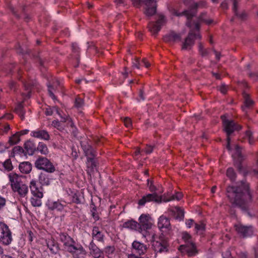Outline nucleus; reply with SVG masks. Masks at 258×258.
<instances>
[{
	"label": "nucleus",
	"mask_w": 258,
	"mask_h": 258,
	"mask_svg": "<svg viewBox=\"0 0 258 258\" xmlns=\"http://www.w3.org/2000/svg\"><path fill=\"white\" fill-rule=\"evenodd\" d=\"M47 246L52 253H55L58 250V245L54 242L53 239H49L47 242Z\"/></svg>",
	"instance_id": "nucleus-26"
},
{
	"label": "nucleus",
	"mask_w": 258,
	"mask_h": 258,
	"mask_svg": "<svg viewBox=\"0 0 258 258\" xmlns=\"http://www.w3.org/2000/svg\"><path fill=\"white\" fill-rule=\"evenodd\" d=\"M157 17L156 22H151L148 25L149 31L153 35L156 34L166 23V19L164 16L159 15Z\"/></svg>",
	"instance_id": "nucleus-12"
},
{
	"label": "nucleus",
	"mask_w": 258,
	"mask_h": 258,
	"mask_svg": "<svg viewBox=\"0 0 258 258\" xmlns=\"http://www.w3.org/2000/svg\"><path fill=\"white\" fill-rule=\"evenodd\" d=\"M19 169L22 173H28L32 169V165L28 162H23L20 164Z\"/></svg>",
	"instance_id": "nucleus-23"
},
{
	"label": "nucleus",
	"mask_w": 258,
	"mask_h": 258,
	"mask_svg": "<svg viewBox=\"0 0 258 258\" xmlns=\"http://www.w3.org/2000/svg\"><path fill=\"white\" fill-rule=\"evenodd\" d=\"M24 147L28 152L32 153L34 151V147L33 144L30 142H28L25 144Z\"/></svg>",
	"instance_id": "nucleus-37"
},
{
	"label": "nucleus",
	"mask_w": 258,
	"mask_h": 258,
	"mask_svg": "<svg viewBox=\"0 0 258 258\" xmlns=\"http://www.w3.org/2000/svg\"><path fill=\"white\" fill-rule=\"evenodd\" d=\"M235 228L239 235L243 238L250 236L253 234V229L251 226H247L237 224L235 225Z\"/></svg>",
	"instance_id": "nucleus-13"
},
{
	"label": "nucleus",
	"mask_w": 258,
	"mask_h": 258,
	"mask_svg": "<svg viewBox=\"0 0 258 258\" xmlns=\"http://www.w3.org/2000/svg\"><path fill=\"white\" fill-rule=\"evenodd\" d=\"M205 225L202 222H201L199 224H195V229L197 232L200 231H204L205 230Z\"/></svg>",
	"instance_id": "nucleus-39"
},
{
	"label": "nucleus",
	"mask_w": 258,
	"mask_h": 258,
	"mask_svg": "<svg viewBox=\"0 0 258 258\" xmlns=\"http://www.w3.org/2000/svg\"><path fill=\"white\" fill-rule=\"evenodd\" d=\"M74 257H83L86 255V251L83 247L80 245H75L74 249L70 252Z\"/></svg>",
	"instance_id": "nucleus-20"
},
{
	"label": "nucleus",
	"mask_w": 258,
	"mask_h": 258,
	"mask_svg": "<svg viewBox=\"0 0 258 258\" xmlns=\"http://www.w3.org/2000/svg\"><path fill=\"white\" fill-rule=\"evenodd\" d=\"M73 202L76 203H80L81 202L80 200L78 198L77 194H74V198L73 200Z\"/></svg>",
	"instance_id": "nucleus-53"
},
{
	"label": "nucleus",
	"mask_w": 258,
	"mask_h": 258,
	"mask_svg": "<svg viewBox=\"0 0 258 258\" xmlns=\"http://www.w3.org/2000/svg\"><path fill=\"white\" fill-rule=\"evenodd\" d=\"M92 235L93 238L98 241H101L103 239V235L99 230V228L97 227L93 228L92 231Z\"/></svg>",
	"instance_id": "nucleus-27"
},
{
	"label": "nucleus",
	"mask_w": 258,
	"mask_h": 258,
	"mask_svg": "<svg viewBox=\"0 0 258 258\" xmlns=\"http://www.w3.org/2000/svg\"><path fill=\"white\" fill-rule=\"evenodd\" d=\"M122 227L125 228H128L139 232V229L138 223L133 220H131L126 222H125L123 224Z\"/></svg>",
	"instance_id": "nucleus-21"
},
{
	"label": "nucleus",
	"mask_w": 258,
	"mask_h": 258,
	"mask_svg": "<svg viewBox=\"0 0 258 258\" xmlns=\"http://www.w3.org/2000/svg\"><path fill=\"white\" fill-rule=\"evenodd\" d=\"M214 52L216 55V58L218 60H219L220 59L221 54L220 52H218L215 50H214Z\"/></svg>",
	"instance_id": "nucleus-58"
},
{
	"label": "nucleus",
	"mask_w": 258,
	"mask_h": 258,
	"mask_svg": "<svg viewBox=\"0 0 258 258\" xmlns=\"http://www.w3.org/2000/svg\"><path fill=\"white\" fill-rule=\"evenodd\" d=\"M178 221H183L184 217V210L182 207H178Z\"/></svg>",
	"instance_id": "nucleus-36"
},
{
	"label": "nucleus",
	"mask_w": 258,
	"mask_h": 258,
	"mask_svg": "<svg viewBox=\"0 0 258 258\" xmlns=\"http://www.w3.org/2000/svg\"><path fill=\"white\" fill-rule=\"evenodd\" d=\"M23 153V149L20 146L15 147L12 150V152L10 155L11 157H13L17 155H21Z\"/></svg>",
	"instance_id": "nucleus-34"
},
{
	"label": "nucleus",
	"mask_w": 258,
	"mask_h": 258,
	"mask_svg": "<svg viewBox=\"0 0 258 258\" xmlns=\"http://www.w3.org/2000/svg\"><path fill=\"white\" fill-rule=\"evenodd\" d=\"M148 182V186L149 188L151 191H154L156 190L155 187L153 185V183L151 181H150L149 179L147 180Z\"/></svg>",
	"instance_id": "nucleus-45"
},
{
	"label": "nucleus",
	"mask_w": 258,
	"mask_h": 258,
	"mask_svg": "<svg viewBox=\"0 0 258 258\" xmlns=\"http://www.w3.org/2000/svg\"><path fill=\"white\" fill-rule=\"evenodd\" d=\"M142 63H143L146 68H148L150 65V63L145 58L143 59Z\"/></svg>",
	"instance_id": "nucleus-54"
},
{
	"label": "nucleus",
	"mask_w": 258,
	"mask_h": 258,
	"mask_svg": "<svg viewBox=\"0 0 258 258\" xmlns=\"http://www.w3.org/2000/svg\"><path fill=\"white\" fill-rule=\"evenodd\" d=\"M194 220L191 219L186 220L185 224L188 228H190L194 223Z\"/></svg>",
	"instance_id": "nucleus-50"
},
{
	"label": "nucleus",
	"mask_w": 258,
	"mask_h": 258,
	"mask_svg": "<svg viewBox=\"0 0 258 258\" xmlns=\"http://www.w3.org/2000/svg\"><path fill=\"white\" fill-rule=\"evenodd\" d=\"M37 150L42 154L46 155L48 153V150L46 145L42 142L39 143Z\"/></svg>",
	"instance_id": "nucleus-30"
},
{
	"label": "nucleus",
	"mask_w": 258,
	"mask_h": 258,
	"mask_svg": "<svg viewBox=\"0 0 258 258\" xmlns=\"http://www.w3.org/2000/svg\"><path fill=\"white\" fill-rule=\"evenodd\" d=\"M139 63L138 60H136V62H133V67L134 68H139Z\"/></svg>",
	"instance_id": "nucleus-62"
},
{
	"label": "nucleus",
	"mask_w": 258,
	"mask_h": 258,
	"mask_svg": "<svg viewBox=\"0 0 258 258\" xmlns=\"http://www.w3.org/2000/svg\"><path fill=\"white\" fill-rule=\"evenodd\" d=\"M231 252L229 249H226L222 253V256L223 258H231Z\"/></svg>",
	"instance_id": "nucleus-44"
},
{
	"label": "nucleus",
	"mask_w": 258,
	"mask_h": 258,
	"mask_svg": "<svg viewBox=\"0 0 258 258\" xmlns=\"http://www.w3.org/2000/svg\"><path fill=\"white\" fill-rule=\"evenodd\" d=\"M47 205L49 209L58 211H61L64 207V206L59 202H49Z\"/></svg>",
	"instance_id": "nucleus-24"
},
{
	"label": "nucleus",
	"mask_w": 258,
	"mask_h": 258,
	"mask_svg": "<svg viewBox=\"0 0 258 258\" xmlns=\"http://www.w3.org/2000/svg\"><path fill=\"white\" fill-rule=\"evenodd\" d=\"M6 202V199L0 196V209L2 208L5 206Z\"/></svg>",
	"instance_id": "nucleus-46"
},
{
	"label": "nucleus",
	"mask_w": 258,
	"mask_h": 258,
	"mask_svg": "<svg viewBox=\"0 0 258 258\" xmlns=\"http://www.w3.org/2000/svg\"><path fill=\"white\" fill-rule=\"evenodd\" d=\"M232 157L235 160L237 161V163H235L239 171L242 170L241 162L243 160L244 158L241 154V149L240 147L236 145L235 148V153L232 155Z\"/></svg>",
	"instance_id": "nucleus-16"
},
{
	"label": "nucleus",
	"mask_w": 258,
	"mask_h": 258,
	"mask_svg": "<svg viewBox=\"0 0 258 258\" xmlns=\"http://www.w3.org/2000/svg\"><path fill=\"white\" fill-rule=\"evenodd\" d=\"M227 87L225 85H222L220 86V91L223 94H225L227 92Z\"/></svg>",
	"instance_id": "nucleus-48"
},
{
	"label": "nucleus",
	"mask_w": 258,
	"mask_h": 258,
	"mask_svg": "<svg viewBox=\"0 0 258 258\" xmlns=\"http://www.w3.org/2000/svg\"><path fill=\"white\" fill-rule=\"evenodd\" d=\"M153 147L152 146H147L145 149V152L147 154H150L153 151Z\"/></svg>",
	"instance_id": "nucleus-47"
},
{
	"label": "nucleus",
	"mask_w": 258,
	"mask_h": 258,
	"mask_svg": "<svg viewBox=\"0 0 258 258\" xmlns=\"http://www.w3.org/2000/svg\"><path fill=\"white\" fill-rule=\"evenodd\" d=\"M28 132H29V130H24L21 131L19 134L20 135H25V134H28Z\"/></svg>",
	"instance_id": "nucleus-61"
},
{
	"label": "nucleus",
	"mask_w": 258,
	"mask_h": 258,
	"mask_svg": "<svg viewBox=\"0 0 258 258\" xmlns=\"http://www.w3.org/2000/svg\"><path fill=\"white\" fill-rule=\"evenodd\" d=\"M3 165L4 168L8 170H11L13 168V166L10 159H7L4 162Z\"/></svg>",
	"instance_id": "nucleus-38"
},
{
	"label": "nucleus",
	"mask_w": 258,
	"mask_h": 258,
	"mask_svg": "<svg viewBox=\"0 0 258 258\" xmlns=\"http://www.w3.org/2000/svg\"><path fill=\"white\" fill-rule=\"evenodd\" d=\"M134 5L137 7L141 3L145 4V13L148 16L154 15L156 12V0H132Z\"/></svg>",
	"instance_id": "nucleus-7"
},
{
	"label": "nucleus",
	"mask_w": 258,
	"mask_h": 258,
	"mask_svg": "<svg viewBox=\"0 0 258 258\" xmlns=\"http://www.w3.org/2000/svg\"><path fill=\"white\" fill-rule=\"evenodd\" d=\"M42 198L32 196L30 200L32 205L34 207H40L42 205Z\"/></svg>",
	"instance_id": "nucleus-31"
},
{
	"label": "nucleus",
	"mask_w": 258,
	"mask_h": 258,
	"mask_svg": "<svg viewBox=\"0 0 258 258\" xmlns=\"http://www.w3.org/2000/svg\"><path fill=\"white\" fill-rule=\"evenodd\" d=\"M30 188L32 196L38 198H43V194L41 186H38L36 184V182L32 180L30 183Z\"/></svg>",
	"instance_id": "nucleus-17"
},
{
	"label": "nucleus",
	"mask_w": 258,
	"mask_h": 258,
	"mask_svg": "<svg viewBox=\"0 0 258 258\" xmlns=\"http://www.w3.org/2000/svg\"><path fill=\"white\" fill-rule=\"evenodd\" d=\"M221 7L223 9H227L228 8V5L226 2H223L221 4Z\"/></svg>",
	"instance_id": "nucleus-55"
},
{
	"label": "nucleus",
	"mask_w": 258,
	"mask_h": 258,
	"mask_svg": "<svg viewBox=\"0 0 258 258\" xmlns=\"http://www.w3.org/2000/svg\"><path fill=\"white\" fill-rule=\"evenodd\" d=\"M31 136L33 137L43 139V140H48L49 136L47 132L44 130H36L31 132Z\"/></svg>",
	"instance_id": "nucleus-19"
},
{
	"label": "nucleus",
	"mask_w": 258,
	"mask_h": 258,
	"mask_svg": "<svg viewBox=\"0 0 258 258\" xmlns=\"http://www.w3.org/2000/svg\"><path fill=\"white\" fill-rule=\"evenodd\" d=\"M61 121H62V122L68 121V123H70L71 125H72V123L71 122V119L69 117H68V116L61 117Z\"/></svg>",
	"instance_id": "nucleus-49"
},
{
	"label": "nucleus",
	"mask_w": 258,
	"mask_h": 258,
	"mask_svg": "<svg viewBox=\"0 0 258 258\" xmlns=\"http://www.w3.org/2000/svg\"><path fill=\"white\" fill-rule=\"evenodd\" d=\"M203 49H204V47H203L202 44L201 42H200L199 43V52L201 51V50H203Z\"/></svg>",
	"instance_id": "nucleus-64"
},
{
	"label": "nucleus",
	"mask_w": 258,
	"mask_h": 258,
	"mask_svg": "<svg viewBox=\"0 0 258 258\" xmlns=\"http://www.w3.org/2000/svg\"><path fill=\"white\" fill-rule=\"evenodd\" d=\"M114 248L112 246H107L105 248V252L109 255L114 252Z\"/></svg>",
	"instance_id": "nucleus-42"
},
{
	"label": "nucleus",
	"mask_w": 258,
	"mask_h": 258,
	"mask_svg": "<svg viewBox=\"0 0 258 258\" xmlns=\"http://www.w3.org/2000/svg\"><path fill=\"white\" fill-rule=\"evenodd\" d=\"M243 97L244 98V105L242 106L243 111H245L246 108H249L253 104V101L249 98V95L244 93Z\"/></svg>",
	"instance_id": "nucleus-22"
},
{
	"label": "nucleus",
	"mask_w": 258,
	"mask_h": 258,
	"mask_svg": "<svg viewBox=\"0 0 258 258\" xmlns=\"http://www.w3.org/2000/svg\"><path fill=\"white\" fill-rule=\"evenodd\" d=\"M226 175L231 181H235L236 179V173L234 169L231 168H228L226 171Z\"/></svg>",
	"instance_id": "nucleus-33"
},
{
	"label": "nucleus",
	"mask_w": 258,
	"mask_h": 258,
	"mask_svg": "<svg viewBox=\"0 0 258 258\" xmlns=\"http://www.w3.org/2000/svg\"><path fill=\"white\" fill-rule=\"evenodd\" d=\"M8 177L14 193L21 198L25 197L28 192V187L21 180L20 177L14 173H10Z\"/></svg>",
	"instance_id": "nucleus-4"
},
{
	"label": "nucleus",
	"mask_w": 258,
	"mask_h": 258,
	"mask_svg": "<svg viewBox=\"0 0 258 258\" xmlns=\"http://www.w3.org/2000/svg\"><path fill=\"white\" fill-rule=\"evenodd\" d=\"M175 198H176V197L172 196L171 198L168 199H162L161 197L158 196L156 194H148L144 197H142V199H141L139 202L138 204L141 206H143L145 205V204L147 202H155L157 203H160L162 201L163 202H169L173 200H174Z\"/></svg>",
	"instance_id": "nucleus-8"
},
{
	"label": "nucleus",
	"mask_w": 258,
	"mask_h": 258,
	"mask_svg": "<svg viewBox=\"0 0 258 258\" xmlns=\"http://www.w3.org/2000/svg\"><path fill=\"white\" fill-rule=\"evenodd\" d=\"M45 113L47 115H50L52 113L51 108H47L45 111Z\"/></svg>",
	"instance_id": "nucleus-60"
},
{
	"label": "nucleus",
	"mask_w": 258,
	"mask_h": 258,
	"mask_svg": "<svg viewBox=\"0 0 258 258\" xmlns=\"http://www.w3.org/2000/svg\"><path fill=\"white\" fill-rule=\"evenodd\" d=\"M139 232L143 237L146 238L152 236V245L154 250L157 252L164 251L166 247L160 242L156 240L155 235L152 233V228L154 225V221L149 214H143L139 218Z\"/></svg>",
	"instance_id": "nucleus-3"
},
{
	"label": "nucleus",
	"mask_w": 258,
	"mask_h": 258,
	"mask_svg": "<svg viewBox=\"0 0 258 258\" xmlns=\"http://www.w3.org/2000/svg\"><path fill=\"white\" fill-rule=\"evenodd\" d=\"M12 240L11 233L8 226L0 221V241L5 245H9Z\"/></svg>",
	"instance_id": "nucleus-9"
},
{
	"label": "nucleus",
	"mask_w": 258,
	"mask_h": 258,
	"mask_svg": "<svg viewBox=\"0 0 258 258\" xmlns=\"http://www.w3.org/2000/svg\"><path fill=\"white\" fill-rule=\"evenodd\" d=\"M157 226L162 232H169L171 230L170 221L164 215L161 216L158 220Z\"/></svg>",
	"instance_id": "nucleus-14"
},
{
	"label": "nucleus",
	"mask_w": 258,
	"mask_h": 258,
	"mask_svg": "<svg viewBox=\"0 0 258 258\" xmlns=\"http://www.w3.org/2000/svg\"><path fill=\"white\" fill-rule=\"evenodd\" d=\"M245 137L248 140L249 144L252 145L254 143V140L253 137L252 133L250 130H247L245 132Z\"/></svg>",
	"instance_id": "nucleus-35"
},
{
	"label": "nucleus",
	"mask_w": 258,
	"mask_h": 258,
	"mask_svg": "<svg viewBox=\"0 0 258 258\" xmlns=\"http://www.w3.org/2000/svg\"><path fill=\"white\" fill-rule=\"evenodd\" d=\"M83 104V101L80 98H77L75 101V106L77 107H81Z\"/></svg>",
	"instance_id": "nucleus-41"
},
{
	"label": "nucleus",
	"mask_w": 258,
	"mask_h": 258,
	"mask_svg": "<svg viewBox=\"0 0 258 258\" xmlns=\"http://www.w3.org/2000/svg\"><path fill=\"white\" fill-rule=\"evenodd\" d=\"M222 120L224 131L226 134L227 146L226 148L228 150H231L230 147V136L235 132L239 131L242 129V126L234 120L228 119L225 115L221 116Z\"/></svg>",
	"instance_id": "nucleus-5"
},
{
	"label": "nucleus",
	"mask_w": 258,
	"mask_h": 258,
	"mask_svg": "<svg viewBox=\"0 0 258 258\" xmlns=\"http://www.w3.org/2000/svg\"><path fill=\"white\" fill-rule=\"evenodd\" d=\"M164 40L166 42H175L177 39V36L175 32H170L164 37Z\"/></svg>",
	"instance_id": "nucleus-28"
},
{
	"label": "nucleus",
	"mask_w": 258,
	"mask_h": 258,
	"mask_svg": "<svg viewBox=\"0 0 258 258\" xmlns=\"http://www.w3.org/2000/svg\"><path fill=\"white\" fill-rule=\"evenodd\" d=\"M48 92H49V94L50 96L53 100H55V97L54 95L53 94V93L51 92V91L50 90V88L49 86H48Z\"/></svg>",
	"instance_id": "nucleus-59"
},
{
	"label": "nucleus",
	"mask_w": 258,
	"mask_h": 258,
	"mask_svg": "<svg viewBox=\"0 0 258 258\" xmlns=\"http://www.w3.org/2000/svg\"><path fill=\"white\" fill-rule=\"evenodd\" d=\"M7 147L3 143H0V152L5 151Z\"/></svg>",
	"instance_id": "nucleus-56"
},
{
	"label": "nucleus",
	"mask_w": 258,
	"mask_h": 258,
	"mask_svg": "<svg viewBox=\"0 0 258 258\" xmlns=\"http://www.w3.org/2000/svg\"><path fill=\"white\" fill-rule=\"evenodd\" d=\"M59 124H60V122L57 120H54L53 121H52V125L53 126L57 127L58 129H60Z\"/></svg>",
	"instance_id": "nucleus-52"
},
{
	"label": "nucleus",
	"mask_w": 258,
	"mask_h": 258,
	"mask_svg": "<svg viewBox=\"0 0 258 258\" xmlns=\"http://www.w3.org/2000/svg\"><path fill=\"white\" fill-rule=\"evenodd\" d=\"M15 111L19 115L21 119L23 120L24 119L25 112L23 110V106L22 103H19L17 105L16 107L15 108Z\"/></svg>",
	"instance_id": "nucleus-29"
},
{
	"label": "nucleus",
	"mask_w": 258,
	"mask_h": 258,
	"mask_svg": "<svg viewBox=\"0 0 258 258\" xmlns=\"http://www.w3.org/2000/svg\"><path fill=\"white\" fill-rule=\"evenodd\" d=\"M85 153H86V156H88L89 155V154H91L92 156H93V153H92V149H91L90 150L88 149V151H85Z\"/></svg>",
	"instance_id": "nucleus-63"
},
{
	"label": "nucleus",
	"mask_w": 258,
	"mask_h": 258,
	"mask_svg": "<svg viewBox=\"0 0 258 258\" xmlns=\"http://www.w3.org/2000/svg\"><path fill=\"white\" fill-rule=\"evenodd\" d=\"M206 17L207 14L203 13L200 15L197 21H192V18L191 19L192 26L189 27L190 30L182 43L181 48L182 50H191L195 43V41L201 39V36L199 32L200 23L203 22L209 25L213 22L212 20L208 19Z\"/></svg>",
	"instance_id": "nucleus-2"
},
{
	"label": "nucleus",
	"mask_w": 258,
	"mask_h": 258,
	"mask_svg": "<svg viewBox=\"0 0 258 258\" xmlns=\"http://www.w3.org/2000/svg\"><path fill=\"white\" fill-rule=\"evenodd\" d=\"M181 238L187 243V245H181L178 248V250H185L188 253H190L195 249L194 244L191 242V235L187 232L184 231L181 233Z\"/></svg>",
	"instance_id": "nucleus-10"
},
{
	"label": "nucleus",
	"mask_w": 258,
	"mask_h": 258,
	"mask_svg": "<svg viewBox=\"0 0 258 258\" xmlns=\"http://www.w3.org/2000/svg\"><path fill=\"white\" fill-rule=\"evenodd\" d=\"M227 197L232 207H238L243 211L247 210L252 198L249 184L243 181L240 186L227 187Z\"/></svg>",
	"instance_id": "nucleus-1"
},
{
	"label": "nucleus",
	"mask_w": 258,
	"mask_h": 258,
	"mask_svg": "<svg viewBox=\"0 0 258 258\" xmlns=\"http://www.w3.org/2000/svg\"><path fill=\"white\" fill-rule=\"evenodd\" d=\"M60 240L63 243L65 249L69 252H72L74 249L75 241L68 235L61 233L59 235Z\"/></svg>",
	"instance_id": "nucleus-15"
},
{
	"label": "nucleus",
	"mask_w": 258,
	"mask_h": 258,
	"mask_svg": "<svg viewBox=\"0 0 258 258\" xmlns=\"http://www.w3.org/2000/svg\"><path fill=\"white\" fill-rule=\"evenodd\" d=\"M96 211L95 209H94L92 211V216L94 218V219L95 220V221H97L99 219V216L98 215L95 213V211Z\"/></svg>",
	"instance_id": "nucleus-51"
},
{
	"label": "nucleus",
	"mask_w": 258,
	"mask_h": 258,
	"mask_svg": "<svg viewBox=\"0 0 258 258\" xmlns=\"http://www.w3.org/2000/svg\"><path fill=\"white\" fill-rule=\"evenodd\" d=\"M200 53L202 56H206L208 53V51L206 49H205L204 48L203 49V50L200 51Z\"/></svg>",
	"instance_id": "nucleus-57"
},
{
	"label": "nucleus",
	"mask_w": 258,
	"mask_h": 258,
	"mask_svg": "<svg viewBox=\"0 0 258 258\" xmlns=\"http://www.w3.org/2000/svg\"><path fill=\"white\" fill-rule=\"evenodd\" d=\"M233 4V11L235 13V15L238 16L237 13V4L238 0H230Z\"/></svg>",
	"instance_id": "nucleus-40"
},
{
	"label": "nucleus",
	"mask_w": 258,
	"mask_h": 258,
	"mask_svg": "<svg viewBox=\"0 0 258 258\" xmlns=\"http://www.w3.org/2000/svg\"><path fill=\"white\" fill-rule=\"evenodd\" d=\"M90 253L95 258H104L103 252L96 246L92 247Z\"/></svg>",
	"instance_id": "nucleus-25"
},
{
	"label": "nucleus",
	"mask_w": 258,
	"mask_h": 258,
	"mask_svg": "<svg viewBox=\"0 0 258 258\" xmlns=\"http://www.w3.org/2000/svg\"><path fill=\"white\" fill-rule=\"evenodd\" d=\"M125 126L127 127H130L132 126V121L130 118L126 117L123 120Z\"/></svg>",
	"instance_id": "nucleus-43"
},
{
	"label": "nucleus",
	"mask_w": 258,
	"mask_h": 258,
	"mask_svg": "<svg viewBox=\"0 0 258 258\" xmlns=\"http://www.w3.org/2000/svg\"><path fill=\"white\" fill-rule=\"evenodd\" d=\"M35 167L39 169L52 173L55 171V167L50 161L44 157L38 158L35 163Z\"/></svg>",
	"instance_id": "nucleus-11"
},
{
	"label": "nucleus",
	"mask_w": 258,
	"mask_h": 258,
	"mask_svg": "<svg viewBox=\"0 0 258 258\" xmlns=\"http://www.w3.org/2000/svg\"><path fill=\"white\" fill-rule=\"evenodd\" d=\"M19 133H17L11 136L9 139V143L11 145H14L17 144L20 141Z\"/></svg>",
	"instance_id": "nucleus-32"
},
{
	"label": "nucleus",
	"mask_w": 258,
	"mask_h": 258,
	"mask_svg": "<svg viewBox=\"0 0 258 258\" xmlns=\"http://www.w3.org/2000/svg\"><path fill=\"white\" fill-rule=\"evenodd\" d=\"M206 5L207 3L205 1L195 3L187 10H185L182 13H178V16L182 15L185 16L187 19L186 25L188 27H191L192 26L191 19L196 16L198 8H204L206 6Z\"/></svg>",
	"instance_id": "nucleus-6"
},
{
	"label": "nucleus",
	"mask_w": 258,
	"mask_h": 258,
	"mask_svg": "<svg viewBox=\"0 0 258 258\" xmlns=\"http://www.w3.org/2000/svg\"><path fill=\"white\" fill-rule=\"evenodd\" d=\"M132 247L133 249L139 254H144L147 249L146 246L138 241H134L132 243Z\"/></svg>",
	"instance_id": "nucleus-18"
}]
</instances>
